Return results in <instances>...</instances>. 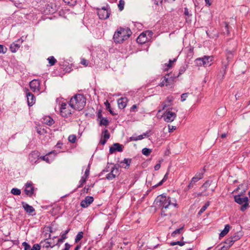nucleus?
I'll list each match as a JSON object with an SVG mask.
<instances>
[{"label": "nucleus", "instance_id": "nucleus-1", "mask_svg": "<svg viewBox=\"0 0 250 250\" xmlns=\"http://www.w3.org/2000/svg\"><path fill=\"white\" fill-rule=\"evenodd\" d=\"M155 202L158 206L162 208L161 214L164 216L170 214V213H166L167 209L168 208L169 206L172 205L174 207H178L175 199L166 196L164 194L158 196L155 200Z\"/></svg>", "mask_w": 250, "mask_h": 250}, {"label": "nucleus", "instance_id": "nucleus-2", "mask_svg": "<svg viewBox=\"0 0 250 250\" xmlns=\"http://www.w3.org/2000/svg\"><path fill=\"white\" fill-rule=\"evenodd\" d=\"M131 34V31L128 28H118L114 33L113 39L116 43H122L127 40Z\"/></svg>", "mask_w": 250, "mask_h": 250}, {"label": "nucleus", "instance_id": "nucleus-3", "mask_svg": "<svg viewBox=\"0 0 250 250\" xmlns=\"http://www.w3.org/2000/svg\"><path fill=\"white\" fill-rule=\"evenodd\" d=\"M69 104L73 109L81 110L85 105L86 98L82 94H76L71 98Z\"/></svg>", "mask_w": 250, "mask_h": 250}, {"label": "nucleus", "instance_id": "nucleus-4", "mask_svg": "<svg viewBox=\"0 0 250 250\" xmlns=\"http://www.w3.org/2000/svg\"><path fill=\"white\" fill-rule=\"evenodd\" d=\"M60 114L63 117L67 118L72 114L73 109L70 107V104L62 103L60 108Z\"/></svg>", "mask_w": 250, "mask_h": 250}, {"label": "nucleus", "instance_id": "nucleus-5", "mask_svg": "<svg viewBox=\"0 0 250 250\" xmlns=\"http://www.w3.org/2000/svg\"><path fill=\"white\" fill-rule=\"evenodd\" d=\"M176 116L177 115L176 113L170 110H167L163 115L164 120L167 123L173 122L176 118Z\"/></svg>", "mask_w": 250, "mask_h": 250}, {"label": "nucleus", "instance_id": "nucleus-6", "mask_svg": "<svg viewBox=\"0 0 250 250\" xmlns=\"http://www.w3.org/2000/svg\"><path fill=\"white\" fill-rule=\"evenodd\" d=\"M97 13L100 19L105 20L109 18L110 11L107 7H103L101 9H97Z\"/></svg>", "mask_w": 250, "mask_h": 250}, {"label": "nucleus", "instance_id": "nucleus-7", "mask_svg": "<svg viewBox=\"0 0 250 250\" xmlns=\"http://www.w3.org/2000/svg\"><path fill=\"white\" fill-rule=\"evenodd\" d=\"M40 153L38 151H33L28 155V159L30 163L34 165L38 163L40 159Z\"/></svg>", "mask_w": 250, "mask_h": 250}, {"label": "nucleus", "instance_id": "nucleus-8", "mask_svg": "<svg viewBox=\"0 0 250 250\" xmlns=\"http://www.w3.org/2000/svg\"><path fill=\"white\" fill-rule=\"evenodd\" d=\"M119 175V168L117 167L116 165H114L111 168L110 173L106 175V178L109 180H111L114 179L116 176Z\"/></svg>", "mask_w": 250, "mask_h": 250}, {"label": "nucleus", "instance_id": "nucleus-9", "mask_svg": "<svg viewBox=\"0 0 250 250\" xmlns=\"http://www.w3.org/2000/svg\"><path fill=\"white\" fill-rule=\"evenodd\" d=\"M57 155L55 151L50 152L46 155L42 156H40V159L48 163H50L54 159L55 156Z\"/></svg>", "mask_w": 250, "mask_h": 250}, {"label": "nucleus", "instance_id": "nucleus-10", "mask_svg": "<svg viewBox=\"0 0 250 250\" xmlns=\"http://www.w3.org/2000/svg\"><path fill=\"white\" fill-rule=\"evenodd\" d=\"M25 189L24 190L25 193L27 196L31 197L34 194V188L31 182H28L25 185Z\"/></svg>", "mask_w": 250, "mask_h": 250}, {"label": "nucleus", "instance_id": "nucleus-11", "mask_svg": "<svg viewBox=\"0 0 250 250\" xmlns=\"http://www.w3.org/2000/svg\"><path fill=\"white\" fill-rule=\"evenodd\" d=\"M26 94L28 104L29 106H31L35 103V97L32 93L29 91L28 89H26Z\"/></svg>", "mask_w": 250, "mask_h": 250}, {"label": "nucleus", "instance_id": "nucleus-12", "mask_svg": "<svg viewBox=\"0 0 250 250\" xmlns=\"http://www.w3.org/2000/svg\"><path fill=\"white\" fill-rule=\"evenodd\" d=\"M31 89L34 92H38L40 90V83L37 80H33L29 83Z\"/></svg>", "mask_w": 250, "mask_h": 250}, {"label": "nucleus", "instance_id": "nucleus-13", "mask_svg": "<svg viewBox=\"0 0 250 250\" xmlns=\"http://www.w3.org/2000/svg\"><path fill=\"white\" fill-rule=\"evenodd\" d=\"M170 74H167L164 76L163 78V80L162 82L158 84V86L162 87L164 86H167L168 85H171V80H169V76Z\"/></svg>", "mask_w": 250, "mask_h": 250}, {"label": "nucleus", "instance_id": "nucleus-14", "mask_svg": "<svg viewBox=\"0 0 250 250\" xmlns=\"http://www.w3.org/2000/svg\"><path fill=\"white\" fill-rule=\"evenodd\" d=\"M22 42V40L21 39H18L15 42L12 43L10 46V49L11 52L13 53L16 52L20 47L21 44Z\"/></svg>", "mask_w": 250, "mask_h": 250}, {"label": "nucleus", "instance_id": "nucleus-15", "mask_svg": "<svg viewBox=\"0 0 250 250\" xmlns=\"http://www.w3.org/2000/svg\"><path fill=\"white\" fill-rule=\"evenodd\" d=\"M94 201L92 196H86L85 199L81 202V206L83 208L88 207Z\"/></svg>", "mask_w": 250, "mask_h": 250}, {"label": "nucleus", "instance_id": "nucleus-16", "mask_svg": "<svg viewBox=\"0 0 250 250\" xmlns=\"http://www.w3.org/2000/svg\"><path fill=\"white\" fill-rule=\"evenodd\" d=\"M124 146L119 143H114L113 146L110 147L109 148L110 153L112 154L115 151L118 152H122L123 151Z\"/></svg>", "mask_w": 250, "mask_h": 250}, {"label": "nucleus", "instance_id": "nucleus-17", "mask_svg": "<svg viewBox=\"0 0 250 250\" xmlns=\"http://www.w3.org/2000/svg\"><path fill=\"white\" fill-rule=\"evenodd\" d=\"M234 198L235 202L239 205H242L245 202L249 201L248 197L246 196L245 197L241 198L240 195H235Z\"/></svg>", "mask_w": 250, "mask_h": 250}, {"label": "nucleus", "instance_id": "nucleus-18", "mask_svg": "<svg viewBox=\"0 0 250 250\" xmlns=\"http://www.w3.org/2000/svg\"><path fill=\"white\" fill-rule=\"evenodd\" d=\"M128 100L126 97H122L117 101L119 107L120 109H124L127 105Z\"/></svg>", "mask_w": 250, "mask_h": 250}, {"label": "nucleus", "instance_id": "nucleus-19", "mask_svg": "<svg viewBox=\"0 0 250 250\" xmlns=\"http://www.w3.org/2000/svg\"><path fill=\"white\" fill-rule=\"evenodd\" d=\"M131 162V159L125 158L123 161L120 162V167L125 168H128Z\"/></svg>", "mask_w": 250, "mask_h": 250}, {"label": "nucleus", "instance_id": "nucleus-20", "mask_svg": "<svg viewBox=\"0 0 250 250\" xmlns=\"http://www.w3.org/2000/svg\"><path fill=\"white\" fill-rule=\"evenodd\" d=\"M22 205L23 208L29 214H31L33 212L35 211V209L33 207L29 205L26 203L22 202Z\"/></svg>", "mask_w": 250, "mask_h": 250}, {"label": "nucleus", "instance_id": "nucleus-21", "mask_svg": "<svg viewBox=\"0 0 250 250\" xmlns=\"http://www.w3.org/2000/svg\"><path fill=\"white\" fill-rule=\"evenodd\" d=\"M42 122L48 125H52L55 123L54 120L50 116H45L42 118Z\"/></svg>", "mask_w": 250, "mask_h": 250}, {"label": "nucleus", "instance_id": "nucleus-22", "mask_svg": "<svg viewBox=\"0 0 250 250\" xmlns=\"http://www.w3.org/2000/svg\"><path fill=\"white\" fill-rule=\"evenodd\" d=\"M204 66H209L211 65L210 63L213 60L212 56H204L202 57Z\"/></svg>", "mask_w": 250, "mask_h": 250}, {"label": "nucleus", "instance_id": "nucleus-23", "mask_svg": "<svg viewBox=\"0 0 250 250\" xmlns=\"http://www.w3.org/2000/svg\"><path fill=\"white\" fill-rule=\"evenodd\" d=\"M147 38L146 34L144 33H142L137 39V42L141 44L145 43L147 41Z\"/></svg>", "mask_w": 250, "mask_h": 250}, {"label": "nucleus", "instance_id": "nucleus-24", "mask_svg": "<svg viewBox=\"0 0 250 250\" xmlns=\"http://www.w3.org/2000/svg\"><path fill=\"white\" fill-rule=\"evenodd\" d=\"M229 229L230 226L229 225H225L224 229L220 233V237H223L225 236L229 232Z\"/></svg>", "mask_w": 250, "mask_h": 250}, {"label": "nucleus", "instance_id": "nucleus-25", "mask_svg": "<svg viewBox=\"0 0 250 250\" xmlns=\"http://www.w3.org/2000/svg\"><path fill=\"white\" fill-rule=\"evenodd\" d=\"M168 175V173L167 172L166 174L165 175L163 179L160 182H159L157 184H156V185L153 186L152 188H157L158 186H161L167 179Z\"/></svg>", "mask_w": 250, "mask_h": 250}, {"label": "nucleus", "instance_id": "nucleus-26", "mask_svg": "<svg viewBox=\"0 0 250 250\" xmlns=\"http://www.w3.org/2000/svg\"><path fill=\"white\" fill-rule=\"evenodd\" d=\"M41 245H42L43 248H48L49 247L53 248L54 246H51L50 242L47 241V239L41 241Z\"/></svg>", "mask_w": 250, "mask_h": 250}, {"label": "nucleus", "instance_id": "nucleus-27", "mask_svg": "<svg viewBox=\"0 0 250 250\" xmlns=\"http://www.w3.org/2000/svg\"><path fill=\"white\" fill-rule=\"evenodd\" d=\"M210 205V202H207L202 207L199 211L198 212V215H201L208 208V207Z\"/></svg>", "mask_w": 250, "mask_h": 250}, {"label": "nucleus", "instance_id": "nucleus-28", "mask_svg": "<svg viewBox=\"0 0 250 250\" xmlns=\"http://www.w3.org/2000/svg\"><path fill=\"white\" fill-rule=\"evenodd\" d=\"M170 106V104H167L166 102H163L162 104L159 107V109L158 110V113L161 112L167 107Z\"/></svg>", "mask_w": 250, "mask_h": 250}, {"label": "nucleus", "instance_id": "nucleus-29", "mask_svg": "<svg viewBox=\"0 0 250 250\" xmlns=\"http://www.w3.org/2000/svg\"><path fill=\"white\" fill-rule=\"evenodd\" d=\"M184 228V226H183L181 228L176 229L174 231H173L171 233V236L172 237L175 236L177 234H180L181 233L182 231H183Z\"/></svg>", "mask_w": 250, "mask_h": 250}, {"label": "nucleus", "instance_id": "nucleus-30", "mask_svg": "<svg viewBox=\"0 0 250 250\" xmlns=\"http://www.w3.org/2000/svg\"><path fill=\"white\" fill-rule=\"evenodd\" d=\"M47 60L50 66H53L57 62L56 59L53 56H50L48 58Z\"/></svg>", "mask_w": 250, "mask_h": 250}, {"label": "nucleus", "instance_id": "nucleus-31", "mask_svg": "<svg viewBox=\"0 0 250 250\" xmlns=\"http://www.w3.org/2000/svg\"><path fill=\"white\" fill-rule=\"evenodd\" d=\"M83 231H79L75 237V242L78 243L79 241H80L83 237Z\"/></svg>", "mask_w": 250, "mask_h": 250}, {"label": "nucleus", "instance_id": "nucleus-32", "mask_svg": "<svg viewBox=\"0 0 250 250\" xmlns=\"http://www.w3.org/2000/svg\"><path fill=\"white\" fill-rule=\"evenodd\" d=\"M142 152L143 155L146 156H148L150 154L151 152H152V149L146 147L142 149Z\"/></svg>", "mask_w": 250, "mask_h": 250}, {"label": "nucleus", "instance_id": "nucleus-33", "mask_svg": "<svg viewBox=\"0 0 250 250\" xmlns=\"http://www.w3.org/2000/svg\"><path fill=\"white\" fill-rule=\"evenodd\" d=\"M109 121L108 120L105 118H101V119L100 121V125H105L106 126L108 125Z\"/></svg>", "mask_w": 250, "mask_h": 250}, {"label": "nucleus", "instance_id": "nucleus-34", "mask_svg": "<svg viewBox=\"0 0 250 250\" xmlns=\"http://www.w3.org/2000/svg\"><path fill=\"white\" fill-rule=\"evenodd\" d=\"M205 172V168L204 167V168H203V169L202 170H201V171L197 172L195 174V176L197 178H198L199 179V180H200V179L203 178L204 173Z\"/></svg>", "mask_w": 250, "mask_h": 250}, {"label": "nucleus", "instance_id": "nucleus-35", "mask_svg": "<svg viewBox=\"0 0 250 250\" xmlns=\"http://www.w3.org/2000/svg\"><path fill=\"white\" fill-rule=\"evenodd\" d=\"M87 179V178H86V177H85L83 176L81 177V180L79 181V185L78 186L77 188H82L83 186V184L86 181Z\"/></svg>", "mask_w": 250, "mask_h": 250}, {"label": "nucleus", "instance_id": "nucleus-36", "mask_svg": "<svg viewBox=\"0 0 250 250\" xmlns=\"http://www.w3.org/2000/svg\"><path fill=\"white\" fill-rule=\"evenodd\" d=\"M170 75L169 76V80H170L171 81V85L173 84L174 82H175L176 81V79L177 78H178L179 76L178 75H175L174 74H173L172 73H170Z\"/></svg>", "mask_w": 250, "mask_h": 250}, {"label": "nucleus", "instance_id": "nucleus-37", "mask_svg": "<svg viewBox=\"0 0 250 250\" xmlns=\"http://www.w3.org/2000/svg\"><path fill=\"white\" fill-rule=\"evenodd\" d=\"M11 192L14 195H19L21 193V191L17 188H13L12 189Z\"/></svg>", "mask_w": 250, "mask_h": 250}, {"label": "nucleus", "instance_id": "nucleus-38", "mask_svg": "<svg viewBox=\"0 0 250 250\" xmlns=\"http://www.w3.org/2000/svg\"><path fill=\"white\" fill-rule=\"evenodd\" d=\"M195 63L198 66L204 65V62H203L202 57L196 59L195 60Z\"/></svg>", "mask_w": 250, "mask_h": 250}, {"label": "nucleus", "instance_id": "nucleus-39", "mask_svg": "<svg viewBox=\"0 0 250 250\" xmlns=\"http://www.w3.org/2000/svg\"><path fill=\"white\" fill-rule=\"evenodd\" d=\"M125 1L124 0H120L118 4L119 9L122 11L124 8Z\"/></svg>", "mask_w": 250, "mask_h": 250}, {"label": "nucleus", "instance_id": "nucleus-40", "mask_svg": "<svg viewBox=\"0 0 250 250\" xmlns=\"http://www.w3.org/2000/svg\"><path fill=\"white\" fill-rule=\"evenodd\" d=\"M90 164H88L87 167L85 170L84 174L83 175V176L88 178L89 175L90 173Z\"/></svg>", "mask_w": 250, "mask_h": 250}, {"label": "nucleus", "instance_id": "nucleus-41", "mask_svg": "<svg viewBox=\"0 0 250 250\" xmlns=\"http://www.w3.org/2000/svg\"><path fill=\"white\" fill-rule=\"evenodd\" d=\"M103 133L104 134L103 138L107 140L110 138V134L107 129L103 131Z\"/></svg>", "mask_w": 250, "mask_h": 250}, {"label": "nucleus", "instance_id": "nucleus-42", "mask_svg": "<svg viewBox=\"0 0 250 250\" xmlns=\"http://www.w3.org/2000/svg\"><path fill=\"white\" fill-rule=\"evenodd\" d=\"M22 246L23 247L24 250H31V247L30 245L25 242L22 243Z\"/></svg>", "mask_w": 250, "mask_h": 250}, {"label": "nucleus", "instance_id": "nucleus-43", "mask_svg": "<svg viewBox=\"0 0 250 250\" xmlns=\"http://www.w3.org/2000/svg\"><path fill=\"white\" fill-rule=\"evenodd\" d=\"M234 243V242H233V241H232V240L230 238H228L225 242V244L228 247H229V248H230Z\"/></svg>", "mask_w": 250, "mask_h": 250}, {"label": "nucleus", "instance_id": "nucleus-44", "mask_svg": "<svg viewBox=\"0 0 250 250\" xmlns=\"http://www.w3.org/2000/svg\"><path fill=\"white\" fill-rule=\"evenodd\" d=\"M68 141L72 143H74L76 140V136L75 135H70L68 137Z\"/></svg>", "mask_w": 250, "mask_h": 250}, {"label": "nucleus", "instance_id": "nucleus-45", "mask_svg": "<svg viewBox=\"0 0 250 250\" xmlns=\"http://www.w3.org/2000/svg\"><path fill=\"white\" fill-rule=\"evenodd\" d=\"M243 204H244L242 205V206H241V208H240V209L242 211H244L245 210H246L249 207L248 202H245Z\"/></svg>", "mask_w": 250, "mask_h": 250}, {"label": "nucleus", "instance_id": "nucleus-46", "mask_svg": "<svg viewBox=\"0 0 250 250\" xmlns=\"http://www.w3.org/2000/svg\"><path fill=\"white\" fill-rule=\"evenodd\" d=\"M185 242H181V241H176V242H173L170 243V245L171 246H175L176 245H178L180 246H183L184 245Z\"/></svg>", "mask_w": 250, "mask_h": 250}, {"label": "nucleus", "instance_id": "nucleus-47", "mask_svg": "<svg viewBox=\"0 0 250 250\" xmlns=\"http://www.w3.org/2000/svg\"><path fill=\"white\" fill-rule=\"evenodd\" d=\"M225 27L224 29V33H226L227 34L229 35V24L228 23L225 22Z\"/></svg>", "mask_w": 250, "mask_h": 250}, {"label": "nucleus", "instance_id": "nucleus-48", "mask_svg": "<svg viewBox=\"0 0 250 250\" xmlns=\"http://www.w3.org/2000/svg\"><path fill=\"white\" fill-rule=\"evenodd\" d=\"M7 49L4 45L0 44V53L5 54L7 52Z\"/></svg>", "mask_w": 250, "mask_h": 250}, {"label": "nucleus", "instance_id": "nucleus-49", "mask_svg": "<svg viewBox=\"0 0 250 250\" xmlns=\"http://www.w3.org/2000/svg\"><path fill=\"white\" fill-rule=\"evenodd\" d=\"M173 99H174L172 96H168L167 98V100L164 102H166V103L168 104H170L171 105Z\"/></svg>", "mask_w": 250, "mask_h": 250}, {"label": "nucleus", "instance_id": "nucleus-50", "mask_svg": "<svg viewBox=\"0 0 250 250\" xmlns=\"http://www.w3.org/2000/svg\"><path fill=\"white\" fill-rule=\"evenodd\" d=\"M67 238V236L65 235H61V237L58 240V243H62L64 242V240Z\"/></svg>", "mask_w": 250, "mask_h": 250}, {"label": "nucleus", "instance_id": "nucleus-51", "mask_svg": "<svg viewBox=\"0 0 250 250\" xmlns=\"http://www.w3.org/2000/svg\"><path fill=\"white\" fill-rule=\"evenodd\" d=\"M41 246L38 244H34L31 250H40Z\"/></svg>", "mask_w": 250, "mask_h": 250}, {"label": "nucleus", "instance_id": "nucleus-52", "mask_svg": "<svg viewBox=\"0 0 250 250\" xmlns=\"http://www.w3.org/2000/svg\"><path fill=\"white\" fill-rule=\"evenodd\" d=\"M80 63L85 66L88 65V61L84 58L81 59Z\"/></svg>", "mask_w": 250, "mask_h": 250}, {"label": "nucleus", "instance_id": "nucleus-53", "mask_svg": "<svg viewBox=\"0 0 250 250\" xmlns=\"http://www.w3.org/2000/svg\"><path fill=\"white\" fill-rule=\"evenodd\" d=\"M186 70V68L184 66H182L180 67L179 70V74L178 76H179L180 75L183 74Z\"/></svg>", "mask_w": 250, "mask_h": 250}, {"label": "nucleus", "instance_id": "nucleus-54", "mask_svg": "<svg viewBox=\"0 0 250 250\" xmlns=\"http://www.w3.org/2000/svg\"><path fill=\"white\" fill-rule=\"evenodd\" d=\"M211 184V181L208 180L203 185V187L205 188L206 190L210 185Z\"/></svg>", "mask_w": 250, "mask_h": 250}, {"label": "nucleus", "instance_id": "nucleus-55", "mask_svg": "<svg viewBox=\"0 0 250 250\" xmlns=\"http://www.w3.org/2000/svg\"><path fill=\"white\" fill-rule=\"evenodd\" d=\"M64 2L67 3L68 4L74 5L76 2V0H63Z\"/></svg>", "mask_w": 250, "mask_h": 250}, {"label": "nucleus", "instance_id": "nucleus-56", "mask_svg": "<svg viewBox=\"0 0 250 250\" xmlns=\"http://www.w3.org/2000/svg\"><path fill=\"white\" fill-rule=\"evenodd\" d=\"M229 238H231V239L232 240V241H233L234 242L240 238L239 236L236 234H235V235Z\"/></svg>", "mask_w": 250, "mask_h": 250}, {"label": "nucleus", "instance_id": "nucleus-57", "mask_svg": "<svg viewBox=\"0 0 250 250\" xmlns=\"http://www.w3.org/2000/svg\"><path fill=\"white\" fill-rule=\"evenodd\" d=\"M189 95V93H185L181 95V101L184 102L186 100V98L188 97Z\"/></svg>", "mask_w": 250, "mask_h": 250}, {"label": "nucleus", "instance_id": "nucleus-58", "mask_svg": "<svg viewBox=\"0 0 250 250\" xmlns=\"http://www.w3.org/2000/svg\"><path fill=\"white\" fill-rule=\"evenodd\" d=\"M167 126L168 128V132L169 133L173 132L176 129V127L175 126L170 125H168Z\"/></svg>", "mask_w": 250, "mask_h": 250}, {"label": "nucleus", "instance_id": "nucleus-59", "mask_svg": "<svg viewBox=\"0 0 250 250\" xmlns=\"http://www.w3.org/2000/svg\"><path fill=\"white\" fill-rule=\"evenodd\" d=\"M148 132H146V133H144L143 134L139 135L138 139H139V140H140L144 139L145 137H148Z\"/></svg>", "mask_w": 250, "mask_h": 250}, {"label": "nucleus", "instance_id": "nucleus-60", "mask_svg": "<svg viewBox=\"0 0 250 250\" xmlns=\"http://www.w3.org/2000/svg\"><path fill=\"white\" fill-rule=\"evenodd\" d=\"M184 14L186 15V16H191V14H190L189 12H188V8L187 7H185L184 8Z\"/></svg>", "mask_w": 250, "mask_h": 250}, {"label": "nucleus", "instance_id": "nucleus-61", "mask_svg": "<svg viewBox=\"0 0 250 250\" xmlns=\"http://www.w3.org/2000/svg\"><path fill=\"white\" fill-rule=\"evenodd\" d=\"M195 185L194 182H192V181L191 180L190 183H189L188 185V186L187 188L189 189L190 188H191L193 187L194 185Z\"/></svg>", "mask_w": 250, "mask_h": 250}, {"label": "nucleus", "instance_id": "nucleus-62", "mask_svg": "<svg viewBox=\"0 0 250 250\" xmlns=\"http://www.w3.org/2000/svg\"><path fill=\"white\" fill-rule=\"evenodd\" d=\"M154 4L156 5H159L160 3H162L163 0H152Z\"/></svg>", "mask_w": 250, "mask_h": 250}, {"label": "nucleus", "instance_id": "nucleus-63", "mask_svg": "<svg viewBox=\"0 0 250 250\" xmlns=\"http://www.w3.org/2000/svg\"><path fill=\"white\" fill-rule=\"evenodd\" d=\"M47 9H49V13H53L54 12V10L52 9L51 7L49 6V5H48L46 7Z\"/></svg>", "mask_w": 250, "mask_h": 250}, {"label": "nucleus", "instance_id": "nucleus-64", "mask_svg": "<svg viewBox=\"0 0 250 250\" xmlns=\"http://www.w3.org/2000/svg\"><path fill=\"white\" fill-rule=\"evenodd\" d=\"M106 141H107V140H106V139H104V138H102V139H101V141H100V143L102 145L104 146V145H105V144L106 143Z\"/></svg>", "mask_w": 250, "mask_h": 250}]
</instances>
